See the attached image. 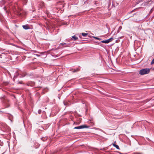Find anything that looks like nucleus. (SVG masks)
<instances>
[{
	"instance_id": "f257e3e1",
	"label": "nucleus",
	"mask_w": 154,
	"mask_h": 154,
	"mask_svg": "<svg viewBox=\"0 0 154 154\" xmlns=\"http://www.w3.org/2000/svg\"><path fill=\"white\" fill-rule=\"evenodd\" d=\"M150 71L149 68H145L141 69L139 72V74L142 75L149 73Z\"/></svg>"
},
{
	"instance_id": "f03ea898",
	"label": "nucleus",
	"mask_w": 154,
	"mask_h": 154,
	"mask_svg": "<svg viewBox=\"0 0 154 154\" xmlns=\"http://www.w3.org/2000/svg\"><path fill=\"white\" fill-rule=\"evenodd\" d=\"M89 127L88 126L86 125H83L80 126L75 127L74 128V129H79L84 128H88Z\"/></svg>"
},
{
	"instance_id": "7ed1b4c3",
	"label": "nucleus",
	"mask_w": 154,
	"mask_h": 154,
	"mask_svg": "<svg viewBox=\"0 0 154 154\" xmlns=\"http://www.w3.org/2000/svg\"><path fill=\"white\" fill-rule=\"evenodd\" d=\"M72 38L71 40L73 41H76L78 39V38L75 35L72 36Z\"/></svg>"
},
{
	"instance_id": "20e7f679",
	"label": "nucleus",
	"mask_w": 154,
	"mask_h": 154,
	"mask_svg": "<svg viewBox=\"0 0 154 154\" xmlns=\"http://www.w3.org/2000/svg\"><path fill=\"white\" fill-rule=\"evenodd\" d=\"M23 28L25 29H29V27L28 25H23L22 26Z\"/></svg>"
},
{
	"instance_id": "39448f33",
	"label": "nucleus",
	"mask_w": 154,
	"mask_h": 154,
	"mask_svg": "<svg viewBox=\"0 0 154 154\" xmlns=\"http://www.w3.org/2000/svg\"><path fill=\"white\" fill-rule=\"evenodd\" d=\"M113 38L112 37H111L109 39H107V42L108 43L110 42H112L113 39Z\"/></svg>"
},
{
	"instance_id": "423d86ee",
	"label": "nucleus",
	"mask_w": 154,
	"mask_h": 154,
	"mask_svg": "<svg viewBox=\"0 0 154 154\" xmlns=\"http://www.w3.org/2000/svg\"><path fill=\"white\" fill-rule=\"evenodd\" d=\"M80 69L79 68H77L76 69H75L74 70L72 71V72H78L80 70Z\"/></svg>"
},
{
	"instance_id": "0eeeda50",
	"label": "nucleus",
	"mask_w": 154,
	"mask_h": 154,
	"mask_svg": "<svg viewBox=\"0 0 154 154\" xmlns=\"http://www.w3.org/2000/svg\"><path fill=\"white\" fill-rule=\"evenodd\" d=\"M113 145L116 148V149H119V146H118V145H116V144H115V143H113Z\"/></svg>"
},
{
	"instance_id": "6e6552de",
	"label": "nucleus",
	"mask_w": 154,
	"mask_h": 154,
	"mask_svg": "<svg viewBox=\"0 0 154 154\" xmlns=\"http://www.w3.org/2000/svg\"><path fill=\"white\" fill-rule=\"evenodd\" d=\"M88 33H82V35L84 36V37H86V36H87V35H88Z\"/></svg>"
},
{
	"instance_id": "1a4fd4ad",
	"label": "nucleus",
	"mask_w": 154,
	"mask_h": 154,
	"mask_svg": "<svg viewBox=\"0 0 154 154\" xmlns=\"http://www.w3.org/2000/svg\"><path fill=\"white\" fill-rule=\"evenodd\" d=\"M101 42L103 43L107 44L108 43L107 40H103L101 41Z\"/></svg>"
},
{
	"instance_id": "9d476101",
	"label": "nucleus",
	"mask_w": 154,
	"mask_h": 154,
	"mask_svg": "<svg viewBox=\"0 0 154 154\" xmlns=\"http://www.w3.org/2000/svg\"><path fill=\"white\" fill-rule=\"evenodd\" d=\"M92 37L96 39H98V40H101V38H99L98 37H95V36H92Z\"/></svg>"
},
{
	"instance_id": "9b49d317",
	"label": "nucleus",
	"mask_w": 154,
	"mask_h": 154,
	"mask_svg": "<svg viewBox=\"0 0 154 154\" xmlns=\"http://www.w3.org/2000/svg\"><path fill=\"white\" fill-rule=\"evenodd\" d=\"M22 1L25 4H26L27 2V0H22Z\"/></svg>"
},
{
	"instance_id": "f8f14e48",
	"label": "nucleus",
	"mask_w": 154,
	"mask_h": 154,
	"mask_svg": "<svg viewBox=\"0 0 154 154\" xmlns=\"http://www.w3.org/2000/svg\"><path fill=\"white\" fill-rule=\"evenodd\" d=\"M66 43H61L60 44V45H66Z\"/></svg>"
},
{
	"instance_id": "ddd939ff",
	"label": "nucleus",
	"mask_w": 154,
	"mask_h": 154,
	"mask_svg": "<svg viewBox=\"0 0 154 154\" xmlns=\"http://www.w3.org/2000/svg\"><path fill=\"white\" fill-rule=\"evenodd\" d=\"M154 63V59L152 60V61L151 62V64H152Z\"/></svg>"
},
{
	"instance_id": "4468645a",
	"label": "nucleus",
	"mask_w": 154,
	"mask_h": 154,
	"mask_svg": "<svg viewBox=\"0 0 154 154\" xmlns=\"http://www.w3.org/2000/svg\"><path fill=\"white\" fill-rule=\"evenodd\" d=\"M153 10V8L151 9V10L149 12V14H151Z\"/></svg>"
},
{
	"instance_id": "2eb2a0df",
	"label": "nucleus",
	"mask_w": 154,
	"mask_h": 154,
	"mask_svg": "<svg viewBox=\"0 0 154 154\" xmlns=\"http://www.w3.org/2000/svg\"><path fill=\"white\" fill-rule=\"evenodd\" d=\"M37 147H36L35 146V148H37L39 146V144H38V143H37Z\"/></svg>"
},
{
	"instance_id": "dca6fc26",
	"label": "nucleus",
	"mask_w": 154,
	"mask_h": 154,
	"mask_svg": "<svg viewBox=\"0 0 154 154\" xmlns=\"http://www.w3.org/2000/svg\"><path fill=\"white\" fill-rule=\"evenodd\" d=\"M18 83H20V84H23V82L22 81L18 82Z\"/></svg>"
},
{
	"instance_id": "f3484780",
	"label": "nucleus",
	"mask_w": 154,
	"mask_h": 154,
	"mask_svg": "<svg viewBox=\"0 0 154 154\" xmlns=\"http://www.w3.org/2000/svg\"><path fill=\"white\" fill-rule=\"evenodd\" d=\"M88 36L89 37H91V36L90 35H88Z\"/></svg>"
},
{
	"instance_id": "a211bd4d",
	"label": "nucleus",
	"mask_w": 154,
	"mask_h": 154,
	"mask_svg": "<svg viewBox=\"0 0 154 154\" xmlns=\"http://www.w3.org/2000/svg\"><path fill=\"white\" fill-rule=\"evenodd\" d=\"M2 54H0V57L1 58H2Z\"/></svg>"
},
{
	"instance_id": "6ab92c4d",
	"label": "nucleus",
	"mask_w": 154,
	"mask_h": 154,
	"mask_svg": "<svg viewBox=\"0 0 154 154\" xmlns=\"http://www.w3.org/2000/svg\"><path fill=\"white\" fill-rule=\"evenodd\" d=\"M2 113V111H0V113Z\"/></svg>"
},
{
	"instance_id": "aec40b11",
	"label": "nucleus",
	"mask_w": 154,
	"mask_h": 154,
	"mask_svg": "<svg viewBox=\"0 0 154 154\" xmlns=\"http://www.w3.org/2000/svg\"><path fill=\"white\" fill-rule=\"evenodd\" d=\"M64 104L65 105H66V104H65V103H64Z\"/></svg>"
},
{
	"instance_id": "412c9836",
	"label": "nucleus",
	"mask_w": 154,
	"mask_h": 154,
	"mask_svg": "<svg viewBox=\"0 0 154 154\" xmlns=\"http://www.w3.org/2000/svg\"><path fill=\"white\" fill-rule=\"evenodd\" d=\"M39 111H40V110H39V111H38V113H39V114H40V112H39Z\"/></svg>"
},
{
	"instance_id": "4be33fe9",
	"label": "nucleus",
	"mask_w": 154,
	"mask_h": 154,
	"mask_svg": "<svg viewBox=\"0 0 154 154\" xmlns=\"http://www.w3.org/2000/svg\"><path fill=\"white\" fill-rule=\"evenodd\" d=\"M36 55H37V56H39V55H37V54Z\"/></svg>"
},
{
	"instance_id": "5701e85b",
	"label": "nucleus",
	"mask_w": 154,
	"mask_h": 154,
	"mask_svg": "<svg viewBox=\"0 0 154 154\" xmlns=\"http://www.w3.org/2000/svg\"><path fill=\"white\" fill-rule=\"evenodd\" d=\"M14 78H16V77L15 76H14Z\"/></svg>"
},
{
	"instance_id": "b1692460",
	"label": "nucleus",
	"mask_w": 154,
	"mask_h": 154,
	"mask_svg": "<svg viewBox=\"0 0 154 154\" xmlns=\"http://www.w3.org/2000/svg\"><path fill=\"white\" fill-rule=\"evenodd\" d=\"M141 1H142L141 0V1H140L139 2H141Z\"/></svg>"
},
{
	"instance_id": "393cba45",
	"label": "nucleus",
	"mask_w": 154,
	"mask_h": 154,
	"mask_svg": "<svg viewBox=\"0 0 154 154\" xmlns=\"http://www.w3.org/2000/svg\"><path fill=\"white\" fill-rule=\"evenodd\" d=\"M120 154H122V153H120Z\"/></svg>"
}]
</instances>
